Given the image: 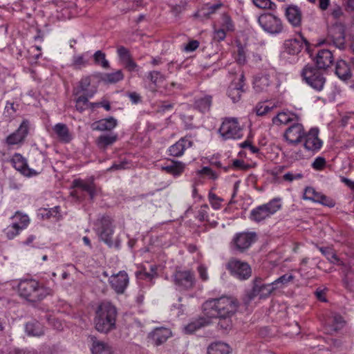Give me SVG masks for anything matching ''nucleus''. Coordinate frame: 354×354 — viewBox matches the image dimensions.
<instances>
[{"instance_id":"49","label":"nucleus","mask_w":354,"mask_h":354,"mask_svg":"<svg viewBox=\"0 0 354 354\" xmlns=\"http://www.w3.org/2000/svg\"><path fill=\"white\" fill-rule=\"evenodd\" d=\"M332 327L334 330L337 331L339 330H341L345 324V322L344 320V318L338 314H335L332 317Z\"/></svg>"},{"instance_id":"25","label":"nucleus","mask_w":354,"mask_h":354,"mask_svg":"<svg viewBox=\"0 0 354 354\" xmlns=\"http://www.w3.org/2000/svg\"><path fill=\"white\" fill-rule=\"evenodd\" d=\"M118 54L120 61L128 71H133L136 70L137 64L132 59L129 50L127 48L122 46L118 47Z\"/></svg>"},{"instance_id":"33","label":"nucleus","mask_w":354,"mask_h":354,"mask_svg":"<svg viewBox=\"0 0 354 354\" xmlns=\"http://www.w3.org/2000/svg\"><path fill=\"white\" fill-rule=\"evenodd\" d=\"M55 133L57 134L59 139L64 142H69L72 136L69 133L68 128L65 124L58 123L53 127Z\"/></svg>"},{"instance_id":"20","label":"nucleus","mask_w":354,"mask_h":354,"mask_svg":"<svg viewBox=\"0 0 354 354\" xmlns=\"http://www.w3.org/2000/svg\"><path fill=\"white\" fill-rule=\"evenodd\" d=\"M171 336V331L165 327L156 328L148 335V339L156 346L165 343Z\"/></svg>"},{"instance_id":"29","label":"nucleus","mask_w":354,"mask_h":354,"mask_svg":"<svg viewBox=\"0 0 354 354\" xmlns=\"http://www.w3.org/2000/svg\"><path fill=\"white\" fill-rule=\"evenodd\" d=\"M212 104V95H206L195 100L194 107L201 113H207L210 110Z\"/></svg>"},{"instance_id":"3","label":"nucleus","mask_w":354,"mask_h":354,"mask_svg":"<svg viewBox=\"0 0 354 354\" xmlns=\"http://www.w3.org/2000/svg\"><path fill=\"white\" fill-rule=\"evenodd\" d=\"M117 310L114 306L109 302L99 305L94 319L95 327L100 333H107L115 328Z\"/></svg>"},{"instance_id":"4","label":"nucleus","mask_w":354,"mask_h":354,"mask_svg":"<svg viewBox=\"0 0 354 354\" xmlns=\"http://www.w3.org/2000/svg\"><path fill=\"white\" fill-rule=\"evenodd\" d=\"M319 69L313 65L308 64L301 73L303 80L313 88L318 91L323 89L326 82V78Z\"/></svg>"},{"instance_id":"64","label":"nucleus","mask_w":354,"mask_h":354,"mask_svg":"<svg viewBox=\"0 0 354 354\" xmlns=\"http://www.w3.org/2000/svg\"><path fill=\"white\" fill-rule=\"evenodd\" d=\"M86 62L84 60L82 55H77L73 57V65L76 68H79L81 66H85Z\"/></svg>"},{"instance_id":"30","label":"nucleus","mask_w":354,"mask_h":354,"mask_svg":"<svg viewBox=\"0 0 354 354\" xmlns=\"http://www.w3.org/2000/svg\"><path fill=\"white\" fill-rule=\"evenodd\" d=\"M118 140V135L116 133L104 134L100 136L95 141V143L99 149H105L109 146L112 145Z\"/></svg>"},{"instance_id":"61","label":"nucleus","mask_w":354,"mask_h":354,"mask_svg":"<svg viewBox=\"0 0 354 354\" xmlns=\"http://www.w3.org/2000/svg\"><path fill=\"white\" fill-rule=\"evenodd\" d=\"M18 107V104H15L14 102L6 103L5 106V113H7L8 116H12L17 111Z\"/></svg>"},{"instance_id":"26","label":"nucleus","mask_w":354,"mask_h":354,"mask_svg":"<svg viewBox=\"0 0 354 354\" xmlns=\"http://www.w3.org/2000/svg\"><path fill=\"white\" fill-rule=\"evenodd\" d=\"M117 120L113 117H109L93 122L91 127L93 130L95 131H111L117 126Z\"/></svg>"},{"instance_id":"28","label":"nucleus","mask_w":354,"mask_h":354,"mask_svg":"<svg viewBox=\"0 0 354 354\" xmlns=\"http://www.w3.org/2000/svg\"><path fill=\"white\" fill-rule=\"evenodd\" d=\"M288 21L294 26H299L301 21V13L297 6H289L286 12Z\"/></svg>"},{"instance_id":"60","label":"nucleus","mask_w":354,"mask_h":354,"mask_svg":"<svg viewBox=\"0 0 354 354\" xmlns=\"http://www.w3.org/2000/svg\"><path fill=\"white\" fill-rule=\"evenodd\" d=\"M136 275L137 278L140 279H145L148 281H151L155 278L150 272H147L145 269L136 272Z\"/></svg>"},{"instance_id":"23","label":"nucleus","mask_w":354,"mask_h":354,"mask_svg":"<svg viewBox=\"0 0 354 354\" xmlns=\"http://www.w3.org/2000/svg\"><path fill=\"white\" fill-rule=\"evenodd\" d=\"M333 55L329 50H319L316 56V64L319 68L326 69L333 62Z\"/></svg>"},{"instance_id":"2","label":"nucleus","mask_w":354,"mask_h":354,"mask_svg":"<svg viewBox=\"0 0 354 354\" xmlns=\"http://www.w3.org/2000/svg\"><path fill=\"white\" fill-rule=\"evenodd\" d=\"M19 296L31 303H37L44 299L47 296L53 294V290L50 287L41 284L34 279H24L18 283Z\"/></svg>"},{"instance_id":"36","label":"nucleus","mask_w":354,"mask_h":354,"mask_svg":"<svg viewBox=\"0 0 354 354\" xmlns=\"http://www.w3.org/2000/svg\"><path fill=\"white\" fill-rule=\"evenodd\" d=\"M299 118L294 114L287 113L285 112H281L277 114L275 117L272 118V122L274 124H287L290 122H295V121H298Z\"/></svg>"},{"instance_id":"58","label":"nucleus","mask_w":354,"mask_h":354,"mask_svg":"<svg viewBox=\"0 0 354 354\" xmlns=\"http://www.w3.org/2000/svg\"><path fill=\"white\" fill-rule=\"evenodd\" d=\"M317 203L329 207H333L335 205L334 200L322 194L319 196V200Z\"/></svg>"},{"instance_id":"16","label":"nucleus","mask_w":354,"mask_h":354,"mask_svg":"<svg viewBox=\"0 0 354 354\" xmlns=\"http://www.w3.org/2000/svg\"><path fill=\"white\" fill-rule=\"evenodd\" d=\"M319 129L317 128H311L308 133H305L304 137V147L306 149L312 151H319L323 145V142L319 139Z\"/></svg>"},{"instance_id":"52","label":"nucleus","mask_w":354,"mask_h":354,"mask_svg":"<svg viewBox=\"0 0 354 354\" xmlns=\"http://www.w3.org/2000/svg\"><path fill=\"white\" fill-rule=\"evenodd\" d=\"M221 20H222V22H221L222 28H223L224 30H227V31H232L234 30V26L233 21H232L231 17L228 15L223 14L222 15Z\"/></svg>"},{"instance_id":"32","label":"nucleus","mask_w":354,"mask_h":354,"mask_svg":"<svg viewBox=\"0 0 354 354\" xmlns=\"http://www.w3.org/2000/svg\"><path fill=\"white\" fill-rule=\"evenodd\" d=\"M335 74L342 80H348L351 77L350 67L344 60H338L335 66Z\"/></svg>"},{"instance_id":"15","label":"nucleus","mask_w":354,"mask_h":354,"mask_svg":"<svg viewBox=\"0 0 354 354\" xmlns=\"http://www.w3.org/2000/svg\"><path fill=\"white\" fill-rule=\"evenodd\" d=\"M305 133L303 125L295 121L286 130L284 138L290 144L297 145L301 142Z\"/></svg>"},{"instance_id":"24","label":"nucleus","mask_w":354,"mask_h":354,"mask_svg":"<svg viewBox=\"0 0 354 354\" xmlns=\"http://www.w3.org/2000/svg\"><path fill=\"white\" fill-rule=\"evenodd\" d=\"M304 43L308 44L307 41L302 37L299 39H290L285 41L284 48L290 55H297L301 52Z\"/></svg>"},{"instance_id":"51","label":"nucleus","mask_w":354,"mask_h":354,"mask_svg":"<svg viewBox=\"0 0 354 354\" xmlns=\"http://www.w3.org/2000/svg\"><path fill=\"white\" fill-rule=\"evenodd\" d=\"M252 1L254 4L259 8L270 10H274L276 8V5L270 0H252Z\"/></svg>"},{"instance_id":"50","label":"nucleus","mask_w":354,"mask_h":354,"mask_svg":"<svg viewBox=\"0 0 354 354\" xmlns=\"http://www.w3.org/2000/svg\"><path fill=\"white\" fill-rule=\"evenodd\" d=\"M93 57L96 64H100L102 67L104 68H107L109 67V62L106 59L105 54L101 50L96 51Z\"/></svg>"},{"instance_id":"47","label":"nucleus","mask_w":354,"mask_h":354,"mask_svg":"<svg viewBox=\"0 0 354 354\" xmlns=\"http://www.w3.org/2000/svg\"><path fill=\"white\" fill-rule=\"evenodd\" d=\"M343 283L344 287L350 290H353L354 286V272L351 269H348L344 274L343 279Z\"/></svg>"},{"instance_id":"43","label":"nucleus","mask_w":354,"mask_h":354,"mask_svg":"<svg viewBox=\"0 0 354 354\" xmlns=\"http://www.w3.org/2000/svg\"><path fill=\"white\" fill-rule=\"evenodd\" d=\"M262 205L270 216L281 208V198H274L268 203Z\"/></svg>"},{"instance_id":"7","label":"nucleus","mask_w":354,"mask_h":354,"mask_svg":"<svg viewBox=\"0 0 354 354\" xmlns=\"http://www.w3.org/2000/svg\"><path fill=\"white\" fill-rule=\"evenodd\" d=\"M97 234L100 239L106 243L109 247L113 245L112 236L114 232L113 220L109 216H103L97 221Z\"/></svg>"},{"instance_id":"9","label":"nucleus","mask_w":354,"mask_h":354,"mask_svg":"<svg viewBox=\"0 0 354 354\" xmlns=\"http://www.w3.org/2000/svg\"><path fill=\"white\" fill-rule=\"evenodd\" d=\"M218 131L225 140L238 139L242 136V129L235 118H225L222 122Z\"/></svg>"},{"instance_id":"27","label":"nucleus","mask_w":354,"mask_h":354,"mask_svg":"<svg viewBox=\"0 0 354 354\" xmlns=\"http://www.w3.org/2000/svg\"><path fill=\"white\" fill-rule=\"evenodd\" d=\"M211 323L212 321L209 318L204 315V316L200 317L189 323L185 327V331L186 333H193L201 328L209 325Z\"/></svg>"},{"instance_id":"14","label":"nucleus","mask_w":354,"mask_h":354,"mask_svg":"<svg viewBox=\"0 0 354 354\" xmlns=\"http://www.w3.org/2000/svg\"><path fill=\"white\" fill-rule=\"evenodd\" d=\"M13 218L19 220V221L13 223L4 230V232L7 238L9 239L15 238L19 233L20 230L27 227L30 222L29 218L27 215H23L19 212L15 214Z\"/></svg>"},{"instance_id":"41","label":"nucleus","mask_w":354,"mask_h":354,"mask_svg":"<svg viewBox=\"0 0 354 354\" xmlns=\"http://www.w3.org/2000/svg\"><path fill=\"white\" fill-rule=\"evenodd\" d=\"M75 96V108L77 111L82 113L84 111L89 109L90 102H88V98L90 97L87 96L86 94L82 93Z\"/></svg>"},{"instance_id":"59","label":"nucleus","mask_w":354,"mask_h":354,"mask_svg":"<svg viewBox=\"0 0 354 354\" xmlns=\"http://www.w3.org/2000/svg\"><path fill=\"white\" fill-rule=\"evenodd\" d=\"M46 319L49 324H50L54 328L57 330H62V324L54 316L46 315Z\"/></svg>"},{"instance_id":"46","label":"nucleus","mask_w":354,"mask_h":354,"mask_svg":"<svg viewBox=\"0 0 354 354\" xmlns=\"http://www.w3.org/2000/svg\"><path fill=\"white\" fill-rule=\"evenodd\" d=\"M124 78L123 73L121 70H118L114 73H106L104 75L103 80L111 84L116 83Z\"/></svg>"},{"instance_id":"62","label":"nucleus","mask_w":354,"mask_h":354,"mask_svg":"<svg viewBox=\"0 0 354 354\" xmlns=\"http://www.w3.org/2000/svg\"><path fill=\"white\" fill-rule=\"evenodd\" d=\"M236 62L241 64H245L246 62L245 52L243 47L240 46L238 48L237 56L236 57Z\"/></svg>"},{"instance_id":"5","label":"nucleus","mask_w":354,"mask_h":354,"mask_svg":"<svg viewBox=\"0 0 354 354\" xmlns=\"http://www.w3.org/2000/svg\"><path fill=\"white\" fill-rule=\"evenodd\" d=\"M225 268L236 279L243 281L248 279L252 275V268L246 262L236 258H231L227 262Z\"/></svg>"},{"instance_id":"10","label":"nucleus","mask_w":354,"mask_h":354,"mask_svg":"<svg viewBox=\"0 0 354 354\" xmlns=\"http://www.w3.org/2000/svg\"><path fill=\"white\" fill-rule=\"evenodd\" d=\"M174 283L181 290H190L195 285V275L193 272L189 270H181L176 268L172 275Z\"/></svg>"},{"instance_id":"38","label":"nucleus","mask_w":354,"mask_h":354,"mask_svg":"<svg viewBox=\"0 0 354 354\" xmlns=\"http://www.w3.org/2000/svg\"><path fill=\"white\" fill-rule=\"evenodd\" d=\"M230 353L229 346L223 342L213 343L207 348V354H230Z\"/></svg>"},{"instance_id":"57","label":"nucleus","mask_w":354,"mask_h":354,"mask_svg":"<svg viewBox=\"0 0 354 354\" xmlns=\"http://www.w3.org/2000/svg\"><path fill=\"white\" fill-rule=\"evenodd\" d=\"M129 162L126 160H122L119 162H115L113 164L111 167H110L107 171H113L116 170H122L128 168Z\"/></svg>"},{"instance_id":"17","label":"nucleus","mask_w":354,"mask_h":354,"mask_svg":"<svg viewBox=\"0 0 354 354\" xmlns=\"http://www.w3.org/2000/svg\"><path fill=\"white\" fill-rule=\"evenodd\" d=\"M10 162L17 171L27 177L36 176L40 173V171L29 168L26 160L20 153H15Z\"/></svg>"},{"instance_id":"37","label":"nucleus","mask_w":354,"mask_h":354,"mask_svg":"<svg viewBox=\"0 0 354 354\" xmlns=\"http://www.w3.org/2000/svg\"><path fill=\"white\" fill-rule=\"evenodd\" d=\"M271 81L268 75H259L254 80V88L257 91H266L270 86Z\"/></svg>"},{"instance_id":"1","label":"nucleus","mask_w":354,"mask_h":354,"mask_svg":"<svg viewBox=\"0 0 354 354\" xmlns=\"http://www.w3.org/2000/svg\"><path fill=\"white\" fill-rule=\"evenodd\" d=\"M237 308L236 300L226 296L207 299L202 306L204 315L211 321L216 317H232L236 312Z\"/></svg>"},{"instance_id":"35","label":"nucleus","mask_w":354,"mask_h":354,"mask_svg":"<svg viewBox=\"0 0 354 354\" xmlns=\"http://www.w3.org/2000/svg\"><path fill=\"white\" fill-rule=\"evenodd\" d=\"M73 185L75 187L80 188L82 190L88 193L91 198H93L95 194V187L93 181L86 182L81 179L74 180Z\"/></svg>"},{"instance_id":"19","label":"nucleus","mask_w":354,"mask_h":354,"mask_svg":"<svg viewBox=\"0 0 354 354\" xmlns=\"http://www.w3.org/2000/svg\"><path fill=\"white\" fill-rule=\"evenodd\" d=\"M28 133V123L23 121L19 128L6 139L8 145H14L21 143Z\"/></svg>"},{"instance_id":"40","label":"nucleus","mask_w":354,"mask_h":354,"mask_svg":"<svg viewBox=\"0 0 354 354\" xmlns=\"http://www.w3.org/2000/svg\"><path fill=\"white\" fill-rule=\"evenodd\" d=\"M319 251L322 252L323 255H324L327 259L332 263L341 265L344 267H346L344 263L334 253L333 250L330 248H319Z\"/></svg>"},{"instance_id":"8","label":"nucleus","mask_w":354,"mask_h":354,"mask_svg":"<svg viewBox=\"0 0 354 354\" xmlns=\"http://www.w3.org/2000/svg\"><path fill=\"white\" fill-rule=\"evenodd\" d=\"M258 23L265 32L271 35L281 33L283 30L281 19L270 13L261 15L258 17Z\"/></svg>"},{"instance_id":"12","label":"nucleus","mask_w":354,"mask_h":354,"mask_svg":"<svg viewBox=\"0 0 354 354\" xmlns=\"http://www.w3.org/2000/svg\"><path fill=\"white\" fill-rule=\"evenodd\" d=\"M255 238L256 234L254 232L238 233L232 239V246L234 249L243 252L255 241Z\"/></svg>"},{"instance_id":"45","label":"nucleus","mask_w":354,"mask_h":354,"mask_svg":"<svg viewBox=\"0 0 354 354\" xmlns=\"http://www.w3.org/2000/svg\"><path fill=\"white\" fill-rule=\"evenodd\" d=\"M322 193L317 192L315 189L311 187H307L305 189L303 198L304 200L311 201L317 203L319 200V196Z\"/></svg>"},{"instance_id":"39","label":"nucleus","mask_w":354,"mask_h":354,"mask_svg":"<svg viewBox=\"0 0 354 354\" xmlns=\"http://www.w3.org/2000/svg\"><path fill=\"white\" fill-rule=\"evenodd\" d=\"M91 351L92 354H112L109 345L97 339L93 342Z\"/></svg>"},{"instance_id":"53","label":"nucleus","mask_w":354,"mask_h":354,"mask_svg":"<svg viewBox=\"0 0 354 354\" xmlns=\"http://www.w3.org/2000/svg\"><path fill=\"white\" fill-rule=\"evenodd\" d=\"M232 317H217L219 319V322L218 323V327L223 330H228L232 328Z\"/></svg>"},{"instance_id":"56","label":"nucleus","mask_w":354,"mask_h":354,"mask_svg":"<svg viewBox=\"0 0 354 354\" xmlns=\"http://www.w3.org/2000/svg\"><path fill=\"white\" fill-rule=\"evenodd\" d=\"M209 201L212 207L214 209H218L221 208V203L223 201L222 198L218 197L214 193L210 192L209 194Z\"/></svg>"},{"instance_id":"22","label":"nucleus","mask_w":354,"mask_h":354,"mask_svg":"<svg viewBox=\"0 0 354 354\" xmlns=\"http://www.w3.org/2000/svg\"><path fill=\"white\" fill-rule=\"evenodd\" d=\"M91 86V77L89 76L84 77L79 82L78 86L73 89V95L86 94L88 97H93L97 91L95 87L89 88Z\"/></svg>"},{"instance_id":"48","label":"nucleus","mask_w":354,"mask_h":354,"mask_svg":"<svg viewBox=\"0 0 354 354\" xmlns=\"http://www.w3.org/2000/svg\"><path fill=\"white\" fill-rule=\"evenodd\" d=\"M330 15L335 20H342L345 18L343 8L337 4H334L330 9Z\"/></svg>"},{"instance_id":"54","label":"nucleus","mask_w":354,"mask_h":354,"mask_svg":"<svg viewBox=\"0 0 354 354\" xmlns=\"http://www.w3.org/2000/svg\"><path fill=\"white\" fill-rule=\"evenodd\" d=\"M312 167L316 171H322L326 166V160L324 157H317L312 163Z\"/></svg>"},{"instance_id":"31","label":"nucleus","mask_w":354,"mask_h":354,"mask_svg":"<svg viewBox=\"0 0 354 354\" xmlns=\"http://www.w3.org/2000/svg\"><path fill=\"white\" fill-rule=\"evenodd\" d=\"M185 167V165L182 162L172 160L170 165L162 166L161 168L169 174L178 176L183 173Z\"/></svg>"},{"instance_id":"11","label":"nucleus","mask_w":354,"mask_h":354,"mask_svg":"<svg viewBox=\"0 0 354 354\" xmlns=\"http://www.w3.org/2000/svg\"><path fill=\"white\" fill-rule=\"evenodd\" d=\"M327 40L339 49H344L345 42V26L342 23H335L328 31Z\"/></svg>"},{"instance_id":"13","label":"nucleus","mask_w":354,"mask_h":354,"mask_svg":"<svg viewBox=\"0 0 354 354\" xmlns=\"http://www.w3.org/2000/svg\"><path fill=\"white\" fill-rule=\"evenodd\" d=\"M109 283L111 288L118 295L123 294L127 288L129 278L125 271H120L117 274H112L109 278Z\"/></svg>"},{"instance_id":"21","label":"nucleus","mask_w":354,"mask_h":354,"mask_svg":"<svg viewBox=\"0 0 354 354\" xmlns=\"http://www.w3.org/2000/svg\"><path fill=\"white\" fill-rule=\"evenodd\" d=\"M192 146V141L185 137L180 139L175 144L169 147V155L174 157H180L183 155L185 151Z\"/></svg>"},{"instance_id":"6","label":"nucleus","mask_w":354,"mask_h":354,"mask_svg":"<svg viewBox=\"0 0 354 354\" xmlns=\"http://www.w3.org/2000/svg\"><path fill=\"white\" fill-rule=\"evenodd\" d=\"M275 287L271 283L266 284L260 277H256L252 281V288L245 295V301L250 302L256 297L259 296L260 299L266 298L275 290Z\"/></svg>"},{"instance_id":"34","label":"nucleus","mask_w":354,"mask_h":354,"mask_svg":"<svg viewBox=\"0 0 354 354\" xmlns=\"http://www.w3.org/2000/svg\"><path fill=\"white\" fill-rule=\"evenodd\" d=\"M25 329L26 333L31 336H41L44 333V326L35 320L28 322Z\"/></svg>"},{"instance_id":"44","label":"nucleus","mask_w":354,"mask_h":354,"mask_svg":"<svg viewBox=\"0 0 354 354\" xmlns=\"http://www.w3.org/2000/svg\"><path fill=\"white\" fill-rule=\"evenodd\" d=\"M295 279L294 275L292 274H285L278 279H277L275 281L272 282V285L274 286V289L281 288L283 286H286L288 283L293 281Z\"/></svg>"},{"instance_id":"63","label":"nucleus","mask_w":354,"mask_h":354,"mask_svg":"<svg viewBox=\"0 0 354 354\" xmlns=\"http://www.w3.org/2000/svg\"><path fill=\"white\" fill-rule=\"evenodd\" d=\"M208 205H203L201 207L200 210L198 211V219L200 221H205L207 219L208 216L207 214V209H208Z\"/></svg>"},{"instance_id":"18","label":"nucleus","mask_w":354,"mask_h":354,"mask_svg":"<svg viewBox=\"0 0 354 354\" xmlns=\"http://www.w3.org/2000/svg\"><path fill=\"white\" fill-rule=\"evenodd\" d=\"M244 86V75L241 74L239 78L234 80L227 88V95L231 98L233 102L240 100L242 93H243Z\"/></svg>"},{"instance_id":"42","label":"nucleus","mask_w":354,"mask_h":354,"mask_svg":"<svg viewBox=\"0 0 354 354\" xmlns=\"http://www.w3.org/2000/svg\"><path fill=\"white\" fill-rule=\"evenodd\" d=\"M269 216L262 205L252 209L250 213V218L255 222H261Z\"/></svg>"},{"instance_id":"55","label":"nucleus","mask_w":354,"mask_h":354,"mask_svg":"<svg viewBox=\"0 0 354 354\" xmlns=\"http://www.w3.org/2000/svg\"><path fill=\"white\" fill-rule=\"evenodd\" d=\"M272 109L273 106H270L265 103H259L257 105L255 111L257 115L263 116L270 111Z\"/></svg>"}]
</instances>
